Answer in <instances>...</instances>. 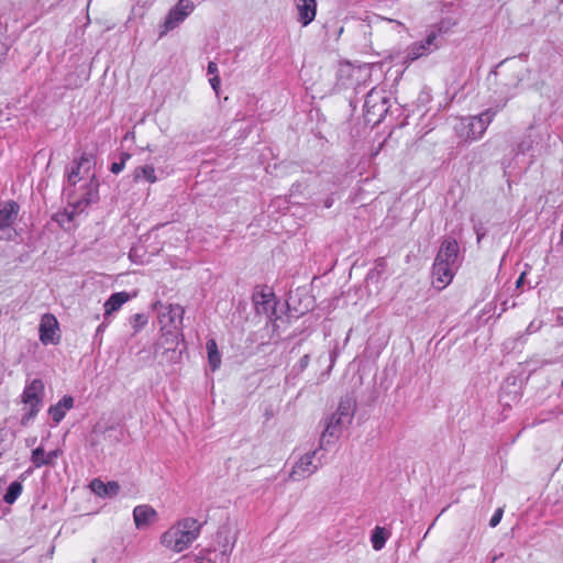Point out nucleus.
Instances as JSON below:
<instances>
[{
  "mask_svg": "<svg viewBox=\"0 0 563 563\" xmlns=\"http://www.w3.org/2000/svg\"><path fill=\"white\" fill-rule=\"evenodd\" d=\"M201 525L194 518L178 520L161 537V544L166 549L180 553L187 550L199 537Z\"/></svg>",
  "mask_w": 563,
  "mask_h": 563,
  "instance_id": "nucleus-1",
  "label": "nucleus"
},
{
  "mask_svg": "<svg viewBox=\"0 0 563 563\" xmlns=\"http://www.w3.org/2000/svg\"><path fill=\"white\" fill-rule=\"evenodd\" d=\"M356 409L355 400L351 397L342 398L336 411L327 422L325 429L320 438V448L331 440L338 439L342 432L352 423Z\"/></svg>",
  "mask_w": 563,
  "mask_h": 563,
  "instance_id": "nucleus-2",
  "label": "nucleus"
},
{
  "mask_svg": "<svg viewBox=\"0 0 563 563\" xmlns=\"http://www.w3.org/2000/svg\"><path fill=\"white\" fill-rule=\"evenodd\" d=\"M497 112L498 110L489 108L478 115L461 119L455 126L459 136L472 141L481 139Z\"/></svg>",
  "mask_w": 563,
  "mask_h": 563,
  "instance_id": "nucleus-3",
  "label": "nucleus"
},
{
  "mask_svg": "<svg viewBox=\"0 0 563 563\" xmlns=\"http://www.w3.org/2000/svg\"><path fill=\"white\" fill-rule=\"evenodd\" d=\"M44 383L40 378H34L26 383L21 395V401L29 408L21 418V424L27 426L40 412L44 398Z\"/></svg>",
  "mask_w": 563,
  "mask_h": 563,
  "instance_id": "nucleus-4",
  "label": "nucleus"
},
{
  "mask_svg": "<svg viewBox=\"0 0 563 563\" xmlns=\"http://www.w3.org/2000/svg\"><path fill=\"white\" fill-rule=\"evenodd\" d=\"M323 448H317L303 454H297L288 479L299 482L313 475L322 465V456H319Z\"/></svg>",
  "mask_w": 563,
  "mask_h": 563,
  "instance_id": "nucleus-5",
  "label": "nucleus"
},
{
  "mask_svg": "<svg viewBox=\"0 0 563 563\" xmlns=\"http://www.w3.org/2000/svg\"><path fill=\"white\" fill-rule=\"evenodd\" d=\"M99 198L98 191L96 187L90 186L86 194L82 195L80 199L68 198V207L64 209V211L55 214V220L66 230H70L71 222L75 217L84 211V209L90 203L97 201Z\"/></svg>",
  "mask_w": 563,
  "mask_h": 563,
  "instance_id": "nucleus-6",
  "label": "nucleus"
},
{
  "mask_svg": "<svg viewBox=\"0 0 563 563\" xmlns=\"http://www.w3.org/2000/svg\"><path fill=\"white\" fill-rule=\"evenodd\" d=\"M92 166V161L88 157H81L80 161L74 162L71 167L67 172V184L64 186V195L67 198H71L75 194V186L78 181L84 180L85 178H89L90 181L87 185L86 190L90 188V186L96 187L98 190V184L93 183V174H90V169ZM87 191H85L86 194Z\"/></svg>",
  "mask_w": 563,
  "mask_h": 563,
  "instance_id": "nucleus-7",
  "label": "nucleus"
},
{
  "mask_svg": "<svg viewBox=\"0 0 563 563\" xmlns=\"http://www.w3.org/2000/svg\"><path fill=\"white\" fill-rule=\"evenodd\" d=\"M441 29L431 30L423 41L412 43L405 51L404 64L409 65L420 57L427 56L440 47Z\"/></svg>",
  "mask_w": 563,
  "mask_h": 563,
  "instance_id": "nucleus-8",
  "label": "nucleus"
},
{
  "mask_svg": "<svg viewBox=\"0 0 563 563\" xmlns=\"http://www.w3.org/2000/svg\"><path fill=\"white\" fill-rule=\"evenodd\" d=\"M195 0H178L161 25L159 37L178 27L195 10Z\"/></svg>",
  "mask_w": 563,
  "mask_h": 563,
  "instance_id": "nucleus-9",
  "label": "nucleus"
},
{
  "mask_svg": "<svg viewBox=\"0 0 563 563\" xmlns=\"http://www.w3.org/2000/svg\"><path fill=\"white\" fill-rule=\"evenodd\" d=\"M178 346V334L166 332L162 334L154 345L155 357H161V363H177L181 357V351Z\"/></svg>",
  "mask_w": 563,
  "mask_h": 563,
  "instance_id": "nucleus-10",
  "label": "nucleus"
},
{
  "mask_svg": "<svg viewBox=\"0 0 563 563\" xmlns=\"http://www.w3.org/2000/svg\"><path fill=\"white\" fill-rule=\"evenodd\" d=\"M364 109L368 121L379 122L388 111V98L383 90L372 89L365 98Z\"/></svg>",
  "mask_w": 563,
  "mask_h": 563,
  "instance_id": "nucleus-11",
  "label": "nucleus"
},
{
  "mask_svg": "<svg viewBox=\"0 0 563 563\" xmlns=\"http://www.w3.org/2000/svg\"><path fill=\"white\" fill-rule=\"evenodd\" d=\"M522 79V75L518 71L508 80L497 82V89L495 90V95H497L496 106L494 108L495 110L499 111L505 108L507 102L517 95V89Z\"/></svg>",
  "mask_w": 563,
  "mask_h": 563,
  "instance_id": "nucleus-12",
  "label": "nucleus"
},
{
  "mask_svg": "<svg viewBox=\"0 0 563 563\" xmlns=\"http://www.w3.org/2000/svg\"><path fill=\"white\" fill-rule=\"evenodd\" d=\"M40 341L44 345L58 344L60 340L59 324L56 317L52 313H45L41 318L40 327Z\"/></svg>",
  "mask_w": 563,
  "mask_h": 563,
  "instance_id": "nucleus-13",
  "label": "nucleus"
},
{
  "mask_svg": "<svg viewBox=\"0 0 563 563\" xmlns=\"http://www.w3.org/2000/svg\"><path fill=\"white\" fill-rule=\"evenodd\" d=\"M456 269L453 266L434 260L432 267L433 285L439 289L446 287L452 282Z\"/></svg>",
  "mask_w": 563,
  "mask_h": 563,
  "instance_id": "nucleus-14",
  "label": "nucleus"
},
{
  "mask_svg": "<svg viewBox=\"0 0 563 563\" xmlns=\"http://www.w3.org/2000/svg\"><path fill=\"white\" fill-rule=\"evenodd\" d=\"M459 250V244L454 239H446L442 242L435 260L457 268Z\"/></svg>",
  "mask_w": 563,
  "mask_h": 563,
  "instance_id": "nucleus-15",
  "label": "nucleus"
},
{
  "mask_svg": "<svg viewBox=\"0 0 563 563\" xmlns=\"http://www.w3.org/2000/svg\"><path fill=\"white\" fill-rule=\"evenodd\" d=\"M157 519V511L148 505H139L133 509V520L139 530L153 525Z\"/></svg>",
  "mask_w": 563,
  "mask_h": 563,
  "instance_id": "nucleus-16",
  "label": "nucleus"
},
{
  "mask_svg": "<svg viewBox=\"0 0 563 563\" xmlns=\"http://www.w3.org/2000/svg\"><path fill=\"white\" fill-rule=\"evenodd\" d=\"M19 211L20 206L13 200L0 205V231L12 227L18 218Z\"/></svg>",
  "mask_w": 563,
  "mask_h": 563,
  "instance_id": "nucleus-17",
  "label": "nucleus"
},
{
  "mask_svg": "<svg viewBox=\"0 0 563 563\" xmlns=\"http://www.w3.org/2000/svg\"><path fill=\"white\" fill-rule=\"evenodd\" d=\"M298 21L302 26L309 25L316 18L317 1L299 0L297 3Z\"/></svg>",
  "mask_w": 563,
  "mask_h": 563,
  "instance_id": "nucleus-18",
  "label": "nucleus"
},
{
  "mask_svg": "<svg viewBox=\"0 0 563 563\" xmlns=\"http://www.w3.org/2000/svg\"><path fill=\"white\" fill-rule=\"evenodd\" d=\"M73 397L64 396L56 405L49 407L48 413L55 423H59L64 419L66 411L73 408Z\"/></svg>",
  "mask_w": 563,
  "mask_h": 563,
  "instance_id": "nucleus-19",
  "label": "nucleus"
},
{
  "mask_svg": "<svg viewBox=\"0 0 563 563\" xmlns=\"http://www.w3.org/2000/svg\"><path fill=\"white\" fill-rule=\"evenodd\" d=\"M206 349L208 352L209 365L212 371H217L221 365V354L218 350L217 342L213 339L208 340Z\"/></svg>",
  "mask_w": 563,
  "mask_h": 563,
  "instance_id": "nucleus-20",
  "label": "nucleus"
},
{
  "mask_svg": "<svg viewBox=\"0 0 563 563\" xmlns=\"http://www.w3.org/2000/svg\"><path fill=\"white\" fill-rule=\"evenodd\" d=\"M132 297L133 296L126 291L112 294L108 298V314H110L111 311L119 310L122 305L130 300Z\"/></svg>",
  "mask_w": 563,
  "mask_h": 563,
  "instance_id": "nucleus-21",
  "label": "nucleus"
},
{
  "mask_svg": "<svg viewBox=\"0 0 563 563\" xmlns=\"http://www.w3.org/2000/svg\"><path fill=\"white\" fill-rule=\"evenodd\" d=\"M387 537H388V534L384 528L376 527L373 530V533L371 537L373 549L376 551L382 550L385 547Z\"/></svg>",
  "mask_w": 563,
  "mask_h": 563,
  "instance_id": "nucleus-22",
  "label": "nucleus"
},
{
  "mask_svg": "<svg viewBox=\"0 0 563 563\" xmlns=\"http://www.w3.org/2000/svg\"><path fill=\"white\" fill-rule=\"evenodd\" d=\"M22 489H23V487L20 482H18V481L12 482L9 485L7 493L3 496L4 501L9 505H12L21 495Z\"/></svg>",
  "mask_w": 563,
  "mask_h": 563,
  "instance_id": "nucleus-23",
  "label": "nucleus"
},
{
  "mask_svg": "<svg viewBox=\"0 0 563 563\" xmlns=\"http://www.w3.org/2000/svg\"><path fill=\"white\" fill-rule=\"evenodd\" d=\"M46 457V453L42 446H38L32 451L31 461L34 467L40 468L44 465H47V461H44Z\"/></svg>",
  "mask_w": 563,
  "mask_h": 563,
  "instance_id": "nucleus-24",
  "label": "nucleus"
},
{
  "mask_svg": "<svg viewBox=\"0 0 563 563\" xmlns=\"http://www.w3.org/2000/svg\"><path fill=\"white\" fill-rule=\"evenodd\" d=\"M148 319L144 313H135L131 318V324L134 329V332H139L144 325L147 323Z\"/></svg>",
  "mask_w": 563,
  "mask_h": 563,
  "instance_id": "nucleus-25",
  "label": "nucleus"
},
{
  "mask_svg": "<svg viewBox=\"0 0 563 563\" xmlns=\"http://www.w3.org/2000/svg\"><path fill=\"white\" fill-rule=\"evenodd\" d=\"M90 488L98 496H100V497L106 496V484L100 478H95L90 483Z\"/></svg>",
  "mask_w": 563,
  "mask_h": 563,
  "instance_id": "nucleus-26",
  "label": "nucleus"
},
{
  "mask_svg": "<svg viewBox=\"0 0 563 563\" xmlns=\"http://www.w3.org/2000/svg\"><path fill=\"white\" fill-rule=\"evenodd\" d=\"M141 173L143 178H145L150 183H154L156 180L155 169L152 166H144L141 168Z\"/></svg>",
  "mask_w": 563,
  "mask_h": 563,
  "instance_id": "nucleus-27",
  "label": "nucleus"
},
{
  "mask_svg": "<svg viewBox=\"0 0 563 563\" xmlns=\"http://www.w3.org/2000/svg\"><path fill=\"white\" fill-rule=\"evenodd\" d=\"M310 356L309 354H305L299 362L294 366V369L300 374L302 373L309 365Z\"/></svg>",
  "mask_w": 563,
  "mask_h": 563,
  "instance_id": "nucleus-28",
  "label": "nucleus"
},
{
  "mask_svg": "<svg viewBox=\"0 0 563 563\" xmlns=\"http://www.w3.org/2000/svg\"><path fill=\"white\" fill-rule=\"evenodd\" d=\"M503 514H504L503 508H498V509L494 512V515L492 516V518H490V520H489V526H490V527H496V526L500 522V520H501V518H503Z\"/></svg>",
  "mask_w": 563,
  "mask_h": 563,
  "instance_id": "nucleus-29",
  "label": "nucleus"
},
{
  "mask_svg": "<svg viewBox=\"0 0 563 563\" xmlns=\"http://www.w3.org/2000/svg\"><path fill=\"white\" fill-rule=\"evenodd\" d=\"M129 157H130V155L125 154L120 163H113L110 167L111 172L114 174H119L124 167L125 159H128Z\"/></svg>",
  "mask_w": 563,
  "mask_h": 563,
  "instance_id": "nucleus-30",
  "label": "nucleus"
},
{
  "mask_svg": "<svg viewBox=\"0 0 563 563\" xmlns=\"http://www.w3.org/2000/svg\"><path fill=\"white\" fill-rule=\"evenodd\" d=\"M120 486L117 482L108 481V497L115 496L119 493Z\"/></svg>",
  "mask_w": 563,
  "mask_h": 563,
  "instance_id": "nucleus-31",
  "label": "nucleus"
},
{
  "mask_svg": "<svg viewBox=\"0 0 563 563\" xmlns=\"http://www.w3.org/2000/svg\"><path fill=\"white\" fill-rule=\"evenodd\" d=\"M322 361H329L330 364H329V368H328V373L332 369V366L334 364V361H335V353H330L328 356L325 355H320L318 357V362H322Z\"/></svg>",
  "mask_w": 563,
  "mask_h": 563,
  "instance_id": "nucleus-32",
  "label": "nucleus"
},
{
  "mask_svg": "<svg viewBox=\"0 0 563 563\" xmlns=\"http://www.w3.org/2000/svg\"><path fill=\"white\" fill-rule=\"evenodd\" d=\"M209 82H210L212 89L214 90V92L218 95L219 93V89H220V85H221V80H220L219 75H214L213 77H211L209 79Z\"/></svg>",
  "mask_w": 563,
  "mask_h": 563,
  "instance_id": "nucleus-33",
  "label": "nucleus"
},
{
  "mask_svg": "<svg viewBox=\"0 0 563 563\" xmlns=\"http://www.w3.org/2000/svg\"><path fill=\"white\" fill-rule=\"evenodd\" d=\"M58 455H59L58 450L51 451V452L46 453V457L44 459V461H47V465H52L54 463V461L58 457Z\"/></svg>",
  "mask_w": 563,
  "mask_h": 563,
  "instance_id": "nucleus-34",
  "label": "nucleus"
},
{
  "mask_svg": "<svg viewBox=\"0 0 563 563\" xmlns=\"http://www.w3.org/2000/svg\"><path fill=\"white\" fill-rule=\"evenodd\" d=\"M207 70L208 74L213 77L214 75H218V65L214 62H209Z\"/></svg>",
  "mask_w": 563,
  "mask_h": 563,
  "instance_id": "nucleus-35",
  "label": "nucleus"
},
{
  "mask_svg": "<svg viewBox=\"0 0 563 563\" xmlns=\"http://www.w3.org/2000/svg\"><path fill=\"white\" fill-rule=\"evenodd\" d=\"M232 550V547L231 548H228V547H224L221 554H222V560H221V563H228L229 562V554Z\"/></svg>",
  "mask_w": 563,
  "mask_h": 563,
  "instance_id": "nucleus-36",
  "label": "nucleus"
},
{
  "mask_svg": "<svg viewBox=\"0 0 563 563\" xmlns=\"http://www.w3.org/2000/svg\"><path fill=\"white\" fill-rule=\"evenodd\" d=\"M474 230H475V233H476V236H477V242L479 243L481 240L484 238L485 232L483 231V228L478 227V225H475Z\"/></svg>",
  "mask_w": 563,
  "mask_h": 563,
  "instance_id": "nucleus-37",
  "label": "nucleus"
},
{
  "mask_svg": "<svg viewBox=\"0 0 563 563\" xmlns=\"http://www.w3.org/2000/svg\"><path fill=\"white\" fill-rule=\"evenodd\" d=\"M172 312L174 313L175 317H177L181 321L183 313H184V310L181 307L176 306L175 308L172 309Z\"/></svg>",
  "mask_w": 563,
  "mask_h": 563,
  "instance_id": "nucleus-38",
  "label": "nucleus"
},
{
  "mask_svg": "<svg viewBox=\"0 0 563 563\" xmlns=\"http://www.w3.org/2000/svg\"><path fill=\"white\" fill-rule=\"evenodd\" d=\"M525 278H526V273L523 272V273L520 274L519 278L516 282V287L517 288H520L523 285Z\"/></svg>",
  "mask_w": 563,
  "mask_h": 563,
  "instance_id": "nucleus-39",
  "label": "nucleus"
},
{
  "mask_svg": "<svg viewBox=\"0 0 563 563\" xmlns=\"http://www.w3.org/2000/svg\"><path fill=\"white\" fill-rule=\"evenodd\" d=\"M271 295H266V294H261V298H262V301H260L257 299V297H255V303L258 305V303H267L268 302V297Z\"/></svg>",
  "mask_w": 563,
  "mask_h": 563,
  "instance_id": "nucleus-40",
  "label": "nucleus"
},
{
  "mask_svg": "<svg viewBox=\"0 0 563 563\" xmlns=\"http://www.w3.org/2000/svg\"><path fill=\"white\" fill-rule=\"evenodd\" d=\"M529 148H530V146H529V145H527V144H526V143H523V142H522V143H520V144H519V146H518V151H519L520 153H526Z\"/></svg>",
  "mask_w": 563,
  "mask_h": 563,
  "instance_id": "nucleus-41",
  "label": "nucleus"
},
{
  "mask_svg": "<svg viewBox=\"0 0 563 563\" xmlns=\"http://www.w3.org/2000/svg\"><path fill=\"white\" fill-rule=\"evenodd\" d=\"M333 205V199L332 198H327L325 201H324V207L325 208H330L332 207Z\"/></svg>",
  "mask_w": 563,
  "mask_h": 563,
  "instance_id": "nucleus-42",
  "label": "nucleus"
},
{
  "mask_svg": "<svg viewBox=\"0 0 563 563\" xmlns=\"http://www.w3.org/2000/svg\"><path fill=\"white\" fill-rule=\"evenodd\" d=\"M102 327H103V323H101L98 328H97V333H96V336L99 338L101 331H102Z\"/></svg>",
  "mask_w": 563,
  "mask_h": 563,
  "instance_id": "nucleus-43",
  "label": "nucleus"
},
{
  "mask_svg": "<svg viewBox=\"0 0 563 563\" xmlns=\"http://www.w3.org/2000/svg\"><path fill=\"white\" fill-rule=\"evenodd\" d=\"M492 76H493L495 79L497 78V70H496V69L490 71L488 79H490V77H492Z\"/></svg>",
  "mask_w": 563,
  "mask_h": 563,
  "instance_id": "nucleus-44",
  "label": "nucleus"
},
{
  "mask_svg": "<svg viewBox=\"0 0 563 563\" xmlns=\"http://www.w3.org/2000/svg\"><path fill=\"white\" fill-rule=\"evenodd\" d=\"M507 60H508V58L504 59L503 62H500V63L497 65V67H499V66L504 65V63H506Z\"/></svg>",
  "mask_w": 563,
  "mask_h": 563,
  "instance_id": "nucleus-45",
  "label": "nucleus"
},
{
  "mask_svg": "<svg viewBox=\"0 0 563 563\" xmlns=\"http://www.w3.org/2000/svg\"><path fill=\"white\" fill-rule=\"evenodd\" d=\"M3 45L0 43V55L2 54Z\"/></svg>",
  "mask_w": 563,
  "mask_h": 563,
  "instance_id": "nucleus-46",
  "label": "nucleus"
},
{
  "mask_svg": "<svg viewBox=\"0 0 563 563\" xmlns=\"http://www.w3.org/2000/svg\"><path fill=\"white\" fill-rule=\"evenodd\" d=\"M560 244L563 245V240L562 239L560 240Z\"/></svg>",
  "mask_w": 563,
  "mask_h": 563,
  "instance_id": "nucleus-47",
  "label": "nucleus"
},
{
  "mask_svg": "<svg viewBox=\"0 0 563 563\" xmlns=\"http://www.w3.org/2000/svg\"><path fill=\"white\" fill-rule=\"evenodd\" d=\"M561 386L563 387V378H562V383H561Z\"/></svg>",
  "mask_w": 563,
  "mask_h": 563,
  "instance_id": "nucleus-48",
  "label": "nucleus"
},
{
  "mask_svg": "<svg viewBox=\"0 0 563 563\" xmlns=\"http://www.w3.org/2000/svg\"><path fill=\"white\" fill-rule=\"evenodd\" d=\"M563 2V0H561Z\"/></svg>",
  "mask_w": 563,
  "mask_h": 563,
  "instance_id": "nucleus-49",
  "label": "nucleus"
}]
</instances>
